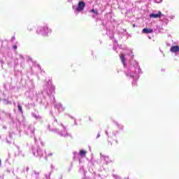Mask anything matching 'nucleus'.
<instances>
[{
	"label": "nucleus",
	"instance_id": "2eb2a0df",
	"mask_svg": "<svg viewBox=\"0 0 179 179\" xmlns=\"http://www.w3.org/2000/svg\"><path fill=\"white\" fill-rule=\"evenodd\" d=\"M0 166H1V159H0Z\"/></svg>",
	"mask_w": 179,
	"mask_h": 179
},
{
	"label": "nucleus",
	"instance_id": "9d476101",
	"mask_svg": "<svg viewBox=\"0 0 179 179\" xmlns=\"http://www.w3.org/2000/svg\"><path fill=\"white\" fill-rule=\"evenodd\" d=\"M13 48L14 50H17V45H13Z\"/></svg>",
	"mask_w": 179,
	"mask_h": 179
},
{
	"label": "nucleus",
	"instance_id": "4468645a",
	"mask_svg": "<svg viewBox=\"0 0 179 179\" xmlns=\"http://www.w3.org/2000/svg\"><path fill=\"white\" fill-rule=\"evenodd\" d=\"M133 27H135V24H133Z\"/></svg>",
	"mask_w": 179,
	"mask_h": 179
},
{
	"label": "nucleus",
	"instance_id": "f257e3e1",
	"mask_svg": "<svg viewBox=\"0 0 179 179\" xmlns=\"http://www.w3.org/2000/svg\"><path fill=\"white\" fill-rule=\"evenodd\" d=\"M37 33L40 34L41 36H48L49 33H51V29H48V27L44 26V27H41L38 30Z\"/></svg>",
	"mask_w": 179,
	"mask_h": 179
},
{
	"label": "nucleus",
	"instance_id": "20e7f679",
	"mask_svg": "<svg viewBox=\"0 0 179 179\" xmlns=\"http://www.w3.org/2000/svg\"><path fill=\"white\" fill-rule=\"evenodd\" d=\"M171 52H179V46L178 45H174L171 48Z\"/></svg>",
	"mask_w": 179,
	"mask_h": 179
},
{
	"label": "nucleus",
	"instance_id": "0eeeda50",
	"mask_svg": "<svg viewBox=\"0 0 179 179\" xmlns=\"http://www.w3.org/2000/svg\"><path fill=\"white\" fill-rule=\"evenodd\" d=\"M80 155H81L82 157H85L86 155V151L85 150H81L80 151Z\"/></svg>",
	"mask_w": 179,
	"mask_h": 179
},
{
	"label": "nucleus",
	"instance_id": "1a4fd4ad",
	"mask_svg": "<svg viewBox=\"0 0 179 179\" xmlns=\"http://www.w3.org/2000/svg\"><path fill=\"white\" fill-rule=\"evenodd\" d=\"M17 107H18L19 111H20V113H23V110L22 109V106L18 105Z\"/></svg>",
	"mask_w": 179,
	"mask_h": 179
},
{
	"label": "nucleus",
	"instance_id": "f8f14e48",
	"mask_svg": "<svg viewBox=\"0 0 179 179\" xmlns=\"http://www.w3.org/2000/svg\"><path fill=\"white\" fill-rule=\"evenodd\" d=\"M7 104H12V102L8 101V102H7Z\"/></svg>",
	"mask_w": 179,
	"mask_h": 179
},
{
	"label": "nucleus",
	"instance_id": "ddd939ff",
	"mask_svg": "<svg viewBox=\"0 0 179 179\" xmlns=\"http://www.w3.org/2000/svg\"><path fill=\"white\" fill-rule=\"evenodd\" d=\"M96 138H100V134H97Z\"/></svg>",
	"mask_w": 179,
	"mask_h": 179
},
{
	"label": "nucleus",
	"instance_id": "39448f33",
	"mask_svg": "<svg viewBox=\"0 0 179 179\" xmlns=\"http://www.w3.org/2000/svg\"><path fill=\"white\" fill-rule=\"evenodd\" d=\"M143 33H144L145 34H150V33H153V29L144 28L143 29Z\"/></svg>",
	"mask_w": 179,
	"mask_h": 179
},
{
	"label": "nucleus",
	"instance_id": "6e6552de",
	"mask_svg": "<svg viewBox=\"0 0 179 179\" xmlns=\"http://www.w3.org/2000/svg\"><path fill=\"white\" fill-rule=\"evenodd\" d=\"M91 13H95V15H99V11L97 10H94V8L91 10Z\"/></svg>",
	"mask_w": 179,
	"mask_h": 179
},
{
	"label": "nucleus",
	"instance_id": "7ed1b4c3",
	"mask_svg": "<svg viewBox=\"0 0 179 179\" xmlns=\"http://www.w3.org/2000/svg\"><path fill=\"white\" fill-rule=\"evenodd\" d=\"M85 6H86V4L83 1H79L76 10L78 12H82L85 9Z\"/></svg>",
	"mask_w": 179,
	"mask_h": 179
},
{
	"label": "nucleus",
	"instance_id": "f03ea898",
	"mask_svg": "<svg viewBox=\"0 0 179 179\" xmlns=\"http://www.w3.org/2000/svg\"><path fill=\"white\" fill-rule=\"evenodd\" d=\"M164 16V14L162 13L160 11H158L157 14L151 13L150 14V17L151 19H160V17Z\"/></svg>",
	"mask_w": 179,
	"mask_h": 179
},
{
	"label": "nucleus",
	"instance_id": "9b49d317",
	"mask_svg": "<svg viewBox=\"0 0 179 179\" xmlns=\"http://www.w3.org/2000/svg\"><path fill=\"white\" fill-rule=\"evenodd\" d=\"M103 158L104 159V160H108V156H104V157H103Z\"/></svg>",
	"mask_w": 179,
	"mask_h": 179
},
{
	"label": "nucleus",
	"instance_id": "423d86ee",
	"mask_svg": "<svg viewBox=\"0 0 179 179\" xmlns=\"http://www.w3.org/2000/svg\"><path fill=\"white\" fill-rule=\"evenodd\" d=\"M120 58L123 65H125V55H124L123 53H120Z\"/></svg>",
	"mask_w": 179,
	"mask_h": 179
}]
</instances>
